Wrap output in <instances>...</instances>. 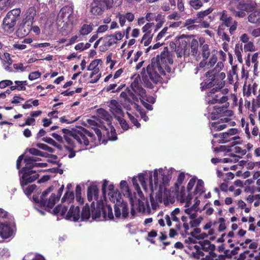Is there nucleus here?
Here are the masks:
<instances>
[{
  "instance_id": "f257e3e1",
  "label": "nucleus",
  "mask_w": 260,
  "mask_h": 260,
  "mask_svg": "<svg viewBox=\"0 0 260 260\" xmlns=\"http://www.w3.org/2000/svg\"><path fill=\"white\" fill-rule=\"evenodd\" d=\"M173 59L169 55L168 48L165 47L160 55L151 59V63L146 69L144 68L141 72L143 85L148 88L153 89L158 83H161V76L165 75L166 72L170 73L171 68L169 64H172Z\"/></svg>"
},
{
  "instance_id": "f03ea898",
  "label": "nucleus",
  "mask_w": 260,
  "mask_h": 260,
  "mask_svg": "<svg viewBox=\"0 0 260 260\" xmlns=\"http://www.w3.org/2000/svg\"><path fill=\"white\" fill-rule=\"evenodd\" d=\"M61 131L64 134L63 137L64 147L66 150L70 152L68 155L70 158H73L76 156V151L75 150V149L76 148V145L75 140L80 145L87 146L89 143V140L87 137H89L90 140L92 142L95 139L92 133L82 126L73 132L67 128H63Z\"/></svg>"
},
{
  "instance_id": "7ed1b4c3",
  "label": "nucleus",
  "mask_w": 260,
  "mask_h": 260,
  "mask_svg": "<svg viewBox=\"0 0 260 260\" xmlns=\"http://www.w3.org/2000/svg\"><path fill=\"white\" fill-rule=\"evenodd\" d=\"M109 190L108 195L110 200L115 203L114 205L115 217L117 218H127L129 213L127 203L122 200L121 193L117 189H115L113 184L109 185Z\"/></svg>"
},
{
  "instance_id": "20e7f679",
  "label": "nucleus",
  "mask_w": 260,
  "mask_h": 260,
  "mask_svg": "<svg viewBox=\"0 0 260 260\" xmlns=\"http://www.w3.org/2000/svg\"><path fill=\"white\" fill-rule=\"evenodd\" d=\"M122 0H93L91 4V13L94 15H101L111 8L113 5H120Z\"/></svg>"
},
{
  "instance_id": "39448f33",
  "label": "nucleus",
  "mask_w": 260,
  "mask_h": 260,
  "mask_svg": "<svg viewBox=\"0 0 260 260\" xmlns=\"http://www.w3.org/2000/svg\"><path fill=\"white\" fill-rule=\"evenodd\" d=\"M201 49V54L203 57V60L200 62L199 67L201 68L207 67L210 68L214 66L217 61V57L215 52H217L216 50H213L211 52L212 55L211 57L208 59V58L211 54V51L209 48V46L207 44L200 43V45Z\"/></svg>"
},
{
  "instance_id": "423d86ee",
  "label": "nucleus",
  "mask_w": 260,
  "mask_h": 260,
  "mask_svg": "<svg viewBox=\"0 0 260 260\" xmlns=\"http://www.w3.org/2000/svg\"><path fill=\"white\" fill-rule=\"evenodd\" d=\"M229 91V90L228 88H224L222 90L211 89L207 93L206 96V101L210 104L226 103L229 100V98L226 95Z\"/></svg>"
},
{
  "instance_id": "0eeeda50",
  "label": "nucleus",
  "mask_w": 260,
  "mask_h": 260,
  "mask_svg": "<svg viewBox=\"0 0 260 260\" xmlns=\"http://www.w3.org/2000/svg\"><path fill=\"white\" fill-rule=\"evenodd\" d=\"M20 13L19 8L14 9L8 12L3 23V28L5 31L8 32L13 31L16 22L20 17Z\"/></svg>"
},
{
  "instance_id": "6e6552de",
  "label": "nucleus",
  "mask_w": 260,
  "mask_h": 260,
  "mask_svg": "<svg viewBox=\"0 0 260 260\" xmlns=\"http://www.w3.org/2000/svg\"><path fill=\"white\" fill-rule=\"evenodd\" d=\"M238 129L235 128H231L228 132L213 135L214 138H219L218 142L219 143H225L231 142L232 145L241 144L242 140L239 136H233L238 132Z\"/></svg>"
},
{
  "instance_id": "1a4fd4ad",
  "label": "nucleus",
  "mask_w": 260,
  "mask_h": 260,
  "mask_svg": "<svg viewBox=\"0 0 260 260\" xmlns=\"http://www.w3.org/2000/svg\"><path fill=\"white\" fill-rule=\"evenodd\" d=\"M102 213L103 218L106 220L107 218L109 219H113L114 215L112 212V208L109 205H104L102 202L98 203L96 208H94L91 211V216L93 219H96L99 218L101 214Z\"/></svg>"
},
{
  "instance_id": "9d476101",
  "label": "nucleus",
  "mask_w": 260,
  "mask_h": 260,
  "mask_svg": "<svg viewBox=\"0 0 260 260\" xmlns=\"http://www.w3.org/2000/svg\"><path fill=\"white\" fill-rule=\"evenodd\" d=\"M19 173L22 174L20 179V185L22 187L28 183L33 182L39 177V175L36 173V171L31 170L30 168L23 167Z\"/></svg>"
},
{
  "instance_id": "9b49d317",
  "label": "nucleus",
  "mask_w": 260,
  "mask_h": 260,
  "mask_svg": "<svg viewBox=\"0 0 260 260\" xmlns=\"http://www.w3.org/2000/svg\"><path fill=\"white\" fill-rule=\"evenodd\" d=\"M74 9L71 6H65L63 7L58 15V22H60V19H62V22H66L67 24H73L74 20V16L73 15Z\"/></svg>"
},
{
  "instance_id": "f8f14e48",
  "label": "nucleus",
  "mask_w": 260,
  "mask_h": 260,
  "mask_svg": "<svg viewBox=\"0 0 260 260\" xmlns=\"http://www.w3.org/2000/svg\"><path fill=\"white\" fill-rule=\"evenodd\" d=\"M229 106V103L226 106H214L213 110L211 112V119L216 120L223 116H231L233 115V111L228 109Z\"/></svg>"
},
{
  "instance_id": "ddd939ff",
  "label": "nucleus",
  "mask_w": 260,
  "mask_h": 260,
  "mask_svg": "<svg viewBox=\"0 0 260 260\" xmlns=\"http://www.w3.org/2000/svg\"><path fill=\"white\" fill-rule=\"evenodd\" d=\"M65 219L68 220L77 221L80 218V210L79 206L72 205L67 212Z\"/></svg>"
},
{
  "instance_id": "4468645a",
  "label": "nucleus",
  "mask_w": 260,
  "mask_h": 260,
  "mask_svg": "<svg viewBox=\"0 0 260 260\" xmlns=\"http://www.w3.org/2000/svg\"><path fill=\"white\" fill-rule=\"evenodd\" d=\"M198 243L201 247V250L206 252H208L209 256L216 257V254L214 252L215 246L214 244H211L210 241L207 240L200 241L198 242Z\"/></svg>"
},
{
  "instance_id": "2eb2a0df",
  "label": "nucleus",
  "mask_w": 260,
  "mask_h": 260,
  "mask_svg": "<svg viewBox=\"0 0 260 260\" xmlns=\"http://www.w3.org/2000/svg\"><path fill=\"white\" fill-rule=\"evenodd\" d=\"M140 77L139 75L136 77L131 84L133 91L143 98L145 96V89L140 84Z\"/></svg>"
},
{
  "instance_id": "dca6fc26",
  "label": "nucleus",
  "mask_w": 260,
  "mask_h": 260,
  "mask_svg": "<svg viewBox=\"0 0 260 260\" xmlns=\"http://www.w3.org/2000/svg\"><path fill=\"white\" fill-rule=\"evenodd\" d=\"M103 38V44L100 46V50L102 52L107 51L110 47L117 44L114 35L106 36Z\"/></svg>"
},
{
  "instance_id": "f3484780",
  "label": "nucleus",
  "mask_w": 260,
  "mask_h": 260,
  "mask_svg": "<svg viewBox=\"0 0 260 260\" xmlns=\"http://www.w3.org/2000/svg\"><path fill=\"white\" fill-rule=\"evenodd\" d=\"M110 108L111 112L116 118L123 116L124 113L122 107L116 100H112L111 101Z\"/></svg>"
},
{
  "instance_id": "a211bd4d",
  "label": "nucleus",
  "mask_w": 260,
  "mask_h": 260,
  "mask_svg": "<svg viewBox=\"0 0 260 260\" xmlns=\"http://www.w3.org/2000/svg\"><path fill=\"white\" fill-rule=\"evenodd\" d=\"M12 234L13 230L9 224L0 223V236L3 238L7 239L10 237Z\"/></svg>"
},
{
  "instance_id": "6ab92c4d",
  "label": "nucleus",
  "mask_w": 260,
  "mask_h": 260,
  "mask_svg": "<svg viewBox=\"0 0 260 260\" xmlns=\"http://www.w3.org/2000/svg\"><path fill=\"white\" fill-rule=\"evenodd\" d=\"M64 189V186L62 185L58 190L57 195L52 193L49 199L48 200V209L52 208L55 204L57 201H58L60 198Z\"/></svg>"
},
{
  "instance_id": "aec40b11",
  "label": "nucleus",
  "mask_w": 260,
  "mask_h": 260,
  "mask_svg": "<svg viewBox=\"0 0 260 260\" xmlns=\"http://www.w3.org/2000/svg\"><path fill=\"white\" fill-rule=\"evenodd\" d=\"M207 79L200 84V88L202 91L210 89L215 85L217 79L213 77H206Z\"/></svg>"
},
{
  "instance_id": "412c9836",
  "label": "nucleus",
  "mask_w": 260,
  "mask_h": 260,
  "mask_svg": "<svg viewBox=\"0 0 260 260\" xmlns=\"http://www.w3.org/2000/svg\"><path fill=\"white\" fill-rule=\"evenodd\" d=\"M99 188L97 185L92 184L88 187L87 189V199L89 202L92 201L93 198L94 200L98 201L99 198Z\"/></svg>"
},
{
  "instance_id": "4be33fe9",
  "label": "nucleus",
  "mask_w": 260,
  "mask_h": 260,
  "mask_svg": "<svg viewBox=\"0 0 260 260\" xmlns=\"http://www.w3.org/2000/svg\"><path fill=\"white\" fill-rule=\"evenodd\" d=\"M120 187L123 192V195L127 197L129 199L132 206H133V203L134 202L133 195L129 188L127 182L125 180H122L120 183Z\"/></svg>"
},
{
  "instance_id": "5701e85b",
  "label": "nucleus",
  "mask_w": 260,
  "mask_h": 260,
  "mask_svg": "<svg viewBox=\"0 0 260 260\" xmlns=\"http://www.w3.org/2000/svg\"><path fill=\"white\" fill-rule=\"evenodd\" d=\"M32 24H28L27 22L23 20L17 30L18 34H20L22 36H27L32 29Z\"/></svg>"
},
{
  "instance_id": "b1692460",
  "label": "nucleus",
  "mask_w": 260,
  "mask_h": 260,
  "mask_svg": "<svg viewBox=\"0 0 260 260\" xmlns=\"http://www.w3.org/2000/svg\"><path fill=\"white\" fill-rule=\"evenodd\" d=\"M213 11V9L209 8L208 9L201 11L197 13V17L195 19L192 20H189L190 21V23H194L196 22H200L204 20V18L207 17L210 13Z\"/></svg>"
},
{
  "instance_id": "393cba45",
  "label": "nucleus",
  "mask_w": 260,
  "mask_h": 260,
  "mask_svg": "<svg viewBox=\"0 0 260 260\" xmlns=\"http://www.w3.org/2000/svg\"><path fill=\"white\" fill-rule=\"evenodd\" d=\"M36 15V9L34 7H30L26 11V17L23 20L27 22L28 24H32L34 17Z\"/></svg>"
},
{
  "instance_id": "a878e982",
  "label": "nucleus",
  "mask_w": 260,
  "mask_h": 260,
  "mask_svg": "<svg viewBox=\"0 0 260 260\" xmlns=\"http://www.w3.org/2000/svg\"><path fill=\"white\" fill-rule=\"evenodd\" d=\"M180 201L182 203L186 202V203H188L192 199V196L190 192H188L187 196H186L185 187L184 186L181 187V191L180 192Z\"/></svg>"
},
{
  "instance_id": "bb28decb",
  "label": "nucleus",
  "mask_w": 260,
  "mask_h": 260,
  "mask_svg": "<svg viewBox=\"0 0 260 260\" xmlns=\"http://www.w3.org/2000/svg\"><path fill=\"white\" fill-rule=\"evenodd\" d=\"M153 179H154V184L153 183L152 180V174H150L149 176V186L150 188L152 191H153V188L154 187L155 188H157L158 184V172L157 170H155L153 172Z\"/></svg>"
},
{
  "instance_id": "cd10ccee",
  "label": "nucleus",
  "mask_w": 260,
  "mask_h": 260,
  "mask_svg": "<svg viewBox=\"0 0 260 260\" xmlns=\"http://www.w3.org/2000/svg\"><path fill=\"white\" fill-rule=\"evenodd\" d=\"M68 209V207L63 205H58L53 209L54 214H60L61 216H66L67 211Z\"/></svg>"
},
{
  "instance_id": "c85d7f7f",
  "label": "nucleus",
  "mask_w": 260,
  "mask_h": 260,
  "mask_svg": "<svg viewBox=\"0 0 260 260\" xmlns=\"http://www.w3.org/2000/svg\"><path fill=\"white\" fill-rule=\"evenodd\" d=\"M237 9L244 12H250L254 10V7L251 4L240 2L237 6Z\"/></svg>"
},
{
  "instance_id": "c756f323",
  "label": "nucleus",
  "mask_w": 260,
  "mask_h": 260,
  "mask_svg": "<svg viewBox=\"0 0 260 260\" xmlns=\"http://www.w3.org/2000/svg\"><path fill=\"white\" fill-rule=\"evenodd\" d=\"M32 199L35 202L38 203L39 205L41 207H44L45 210H48V200L45 199H42L41 197H40V199H39V197L37 196L34 195L32 197Z\"/></svg>"
},
{
  "instance_id": "7c9ffc66",
  "label": "nucleus",
  "mask_w": 260,
  "mask_h": 260,
  "mask_svg": "<svg viewBox=\"0 0 260 260\" xmlns=\"http://www.w3.org/2000/svg\"><path fill=\"white\" fill-rule=\"evenodd\" d=\"M97 115L101 119H103L108 122H110L111 116L108 112L103 108L97 110Z\"/></svg>"
},
{
  "instance_id": "2f4dec72",
  "label": "nucleus",
  "mask_w": 260,
  "mask_h": 260,
  "mask_svg": "<svg viewBox=\"0 0 260 260\" xmlns=\"http://www.w3.org/2000/svg\"><path fill=\"white\" fill-rule=\"evenodd\" d=\"M248 21L251 23L260 24V12L255 11L251 13L248 16Z\"/></svg>"
},
{
  "instance_id": "473e14b6",
  "label": "nucleus",
  "mask_w": 260,
  "mask_h": 260,
  "mask_svg": "<svg viewBox=\"0 0 260 260\" xmlns=\"http://www.w3.org/2000/svg\"><path fill=\"white\" fill-rule=\"evenodd\" d=\"M190 43L191 47V53L192 55L197 56L199 55L198 48H199V42L197 40L192 38L191 41H189Z\"/></svg>"
},
{
  "instance_id": "72a5a7b5",
  "label": "nucleus",
  "mask_w": 260,
  "mask_h": 260,
  "mask_svg": "<svg viewBox=\"0 0 260 260\" xmlns=\"http://www.w3.org/2000/svg\"><path fill=\"white\" fill-rule=\"evenodd\" d=\"M185 179V174L184 172H181L177 178V182L174 184L173 191L178 192L179 186L182 184Z\"/></svg>"
},
{
  "instance_id": "f704fd0d",
  "label": "nucleus",
  "mask_w": 260,
  "mask_h": 260,
  "mask_svg": "<svg viewBox=\"0 0 260 260\" xmlns=\"http://www.w3.org/2000/svg\"><path fill=\"white\" fill-rule=\"evenodd\" d=\"M90 217V209L88 205L86 204L85 206L82 208L80 217L82 220H88Z\"/></svg>"
},
{
  "instance_id": "c9c22d12",
  "label": "nucleus",
  "mask_w": 260,
  "mask_h": 260,
  "mask_svg": "<svg viewBox=\"0 0 260 260\" xmlns=\"http://www.w3.org/2000/svg\"><path fill=\"white\" fill-rule=\"evenodd\" d=\"M205 192L204 190V181L199 179L197 181V184L194 190V194H199V195L202 194Z\"/></svg>"
},
{
  "instance_id": "e433bc0d",
  "label": "nucleus",
  "mask_w": 260,
  "mask_h": 260,
  "mask_svg": "<svg viewBox=\"0 0 260 260\" xmlns=\"http://www.w3.org/2000/svg\"><path fill=\"white\" fill-rule=\"evenodd\" d=\"M243 47L242 44H237L235 48V54L236 55L238 61L240 62H242V52H243Z\"/></svg>"
},
{
  "instance_id": "4c0bfd02",
  "label": "nucleus",
  "mask_w": 260,
  "mask_h": 260,
  "mask_svg": "<svg viewBox=\"0 0 260 260\" xmlns=\"http://www.w3.org/2000/svg\"><path fill=\"white\" fill-rule=\"evenodd\" d=\"M28 152L31 155L35 156H40L45 157H48L49 154L46 152H42L36 148H31L28 149Z\"/></svg>"
},
{
  "instance_id": "58836bf2",
  "label": "nucleus",
  "mask_w": 260,
  "mask_h": 260,
  "mask_svg": "<svg viewBox=\"0 0 260 260\" xmlns=\"http://www.w3.org/2000/svg\"><path fill=\"white\" fill-rule=\"evenodd\" d=\"M182 221H183V228L184 229V232H181L180 234L182 236H184L186 234H189L188 230H189V224L188 223V217L185 216H182L181 218Z\"/></svg>"
},
{
  "instance_id": "ea45409f",
  "label": "nucleus",
  "mask_w": 260,
  "mask_h": 260,
  "mask_svg": "<svg viewBox=\"0 0 260 260\" xmlns=\"http://www.w3.org/2000/svg\"><path fill=\"white\" fill-rule=\"evenodd\" d=\"M74 199V193L73 191H67L61 199V202H67L70 203Z\"/></svg>"
},
{
  "instance_id": "a19ab883",
  "label": "nucleus",
  "mask_w": 260,
  "mask_h": 260,
  "mask_svg": "<svg viewBox=\"0 0 260 260\" xmlns=\"http://www.w3.org/2000/svg\"><path fill=\"white\" fill-rule=\"evenodd\" d=\"M93 28L91 25L83 24L79 30V33L82 36L87 35L92 31Z\"/></svg>"
},
{
  "instance_id": "79ce46f5",
  "label": "nucleus",
  "mask_w": 260,
  "mask_h": 260,
  "mask_svg": "<svg viewBox=\"0 0 260 260\" xmlns=\"http://www.w3.org/2000/svg\"><path fill=\"white\" fill-rule=\"evenodd\" d=\"M227 127L226 124L220 122V121L214 122L211 123V127L216 131H220Z\"/></svg>"
},
{
  "instance_id": "37998d69",
  "label": "nucleus",
  "mask_w": 260,
  "mask_h": 260,
  "mask_svg": "<svg viewBox=\"0 0 260 260\" xmlns=\"http://www.w3.org/2000/svg\"><path fill=\"white\" fill-rule=\"evenodd\" d=\"M193 249L196 250V252H193L192 253L193 256L194 258L199 259L200 258V256H203L204 255V252L201 250V246L197 245H193Z\"/></svg>"
},
{
  "instance_id": "c03bdc74",
  "label": "nucleus",
  "mask_w": 260,
  "mask_h": 260,
  "mask_svg": "<svg viewBox=\"0 0 260 260\" xmlns=\"http://www.w3.org/2000/svg\"><path fill=\"white\" fill-rule=\"evenodd\" d=\"M161 176L162 184L164 185H167L169 183L170 180L172 178V173L169 171H168L167 172V174H166L165 173H162L161 174Z\"/></svg>"
},
{
  "instance_id": "a18cd8bd",
  "label": "nucleus",
  "mask_w": 260,
  "mask_h": 260,
  "mask_svg": "<svg viewBox=\"0 0 260 260\" xmlns=\"http://www.w3.org/2000/svg\"><path fill=\"white\" fill-rule=\"evenodd\" d=\"M220 71L218 70L216 67L213 69L209 70L205 73L206 77H213L215 79H218V74L219 73Z\"/></svg>"
},
{
  "instance_id": "49530a36",
  "label": "nucleus",
  "mask_w": 260,
  "mask_h": 260,
  "mask_svg": "<svg viewBox=\"0 0 260 260\" xmlns=\"http://www.w3.org/2000/svg\"><path fill=\"white\" fill-rule=\"evenodd\" d=\"M132 182H133V184L135 187V189L138 194V196H139L140 198H141L143 196V193H142V191L141 190V188H140L139 185L138 183V180H137V178L135 177H133L132 179Z\"/></svg>"
},
{
  "instance_id": "de8ad7c7",
  "label": "nucleus",
  "mask_w": 260,
  "mask_h": 260,
  "mask_svg": "<svg viewBox=\"0 0 260 260\" xmlns=\"http://www.w3.org/2000/svg\"><path fill=\"white\" fill-rule=\"evenodd\" d=\"M24 161L25 163V166L24 167L30 168L31 170H32V167L35 162L34 161V157L26 156L24 159Z\"/></svg>"
},
{
  "instance_id": "09e8293b",
  "label": "nucleus",
  "mask_w": 260,
  "mask_h": 260,
  "mask_svg": "<svg viewBox=\"0 0 260 260\" xmlns=\"http://www.w3.org/2000/svg\"><path fill=\"white\" fill-rule=\"evenodd\" d=\"M245 52H252L255 51V46L252 41L245 43L243 46Z\"/></svg>"
},
{
  "instance_id": "8fccbe9b",
  "label": "nucleus",
  "mask_w": 260,
  "mask_h": 260,
  "mask_svg": "<svg viewBox=\"0 0 260 260\" xmlns=\"http://www.w3.org/2000/svg\"><path fill=\"white\" fill-rule=\"evenodd\" d=\"M116 119L119 121V123L121 128L124 131H126L129 128V125L127 123V122H126V121L124 119H123L122 117H118Z\"/></svg>"
},
{
  "instance_id": "3c124183",
  "label": "nucleus",
  "mask_w": 260,
  "mask_h": 260,
  "mask_svg": "<svg viewBox=\"0 0 260 260\" xmlns=\"http://www.w3.org/2000/svg\"><path fill=\"white\" fill-rule=\"evenodd\" d=\"M102 60L100 59H94L91 62L89 66L87 67V70L90 71L92 70H94L96 68H98V66L101 62H102Z\"/></svg>"
},
{
  "instance_id": "603ef678",
  "label": "nucleus",
  "mask_w": 260,
  "mask_h": 260,
  "mask_svg": "<svg viewBox=\"0 0 260 260\" xmlns=\"http://www.w3.org/2000/svg\"><path fill=\"white\" fill-rule=\"evenodd\" d=\"M145 174L141 173L139 174L138 177L139 181L144 190H146L147 189V186L145 182Z\"/></svg>"
},
{
  "instance_id": "864d4df0",
  "label": "nucleus",
  "mask_w": 260,
  "mask_h": 260,
  "mask_svg": "<svg viewBox=\"0 0 260 260\" xmlns=\"http://www.w3.org/2000/svg\"><path fill=\"white\" fill-rule=\"evenodd\" d=\"M203 220V218L202 217H199L197 219H194L191 220L189 222V224L191 228L198 227L200 225L202 220Z\"/></svg>"
},
{
  "instance_id": "5fc2aeb1",
  "label": "nucleus",
  "mask_w": 260,
  "mask_h": 260,
  "mask_svg": "<svg viewBox=\"0 0 260 260\" xmlns=\"http://www.w3.org/2000/svg\"><path fill=\"white\" fill-rule=\"evenodd\" d=\"M37 146L40 149L46 150L51 153H53L54 152V149L53 148L48 146V145H47L45 144L38 143L37 144Z\"/></svg>"
},
{
  "instance_id": "6e6d98bb",
  "label": "nucleus",
  "mask_w": 260,
  "mask_h": 260,
  "mask_svg": "<svg viewBox=\"0 0 260 260\" xmlns=\"http://www.w3.org/2000/svg\"><path fill=\"white\" fill-rule=\"evenodd\" d=\"M36 187V185L32 184L27 186L25 189H23L24 192L26 196H29L34 192Z\"/></svg>"
},
{
  "instance_id": "4d7b16f0",
  "label": "nucleus",
  "mask_w": 260,
  "mask_h": 260,
  "mask_svg": "<svg viewBox=\"0 0 260 260\" xmlns=\"http://www.w3.org/2000/svg\"><path fill=\"white\" fill-rule=\"evenodd\" d=\"M127 114L128 115V117L129 118V120H131V122L135 125L137 128H139L141 126V124L138 122V119L135 118L134 116H133L130 113L127 112Z\"/></svg>"
},
{
  "instance_id": "13d9d810",
  "label": "nucleus",
  "mask_w": 260,
  "mask_h": 260,
  "mask_svg": "<svg viewBox=\"0 0 260 260\" xmlns=\"http://www.w3.org/2000/svg\"><path fill=\"white\" fill-rule=\"evenodd\" d=\"M190 6L194 9H199L202 6V3L201 0H194L190 2Z\"/></svg>"
},
{
  "instance_id": "bf43d9fd",
  "label": "nucleus",
  "mask_w": 260,
  "mask_h": 260,
  "mask_svg": "<svg viewBox=\"0 0 260 260\" xmlns=\"http://www.w3.org/2000/svg\"><path fill=\"white\" fill-rule=\"evenodd\" d=\"M170 216L171 217L172 220L177 222L175 225V228L177 230L180 231L181 229V225L179 218L177 217V215H171Z\"/></svg>"
},
{
  "instance_id": "052dcab7",
  "label": "nucleus",
  "mask_w": 260,
  "mask_h": 260,
  "mask_svg": "<svg viewBox=\"0 0 260 260\" xmlns=\"http://www.w3.org/2000/svg\"><path fill=\"white\" fill-rule=\"evenodd\" d=\"M140 99L141 101H145L147 103L150 104H154L155 102V99L152 96H147L146 95V92L145 91V96L143 98L142 97L140 96Z\"/></svg>"
},
{
  "instance_id": "680f3d73",
  "label": "nucleus",
  "mask_w": 260,
  "mask_h": 260,
  "mask_svg": "<svg viewBox=\"0 0 260 260\" xmlns=\"http://www.w3.org/2000/svg\"><path fill=\"white\" fill-rule=\"evenodd\" d=\"M41 75V74L39 71H35L31 72L29 74L28 79L30 80H34L39 78Z\"/></svg>"
},
{
  "instance_id": "e2e57ef3",
  "label": "nucleus",
  "mask_w": 260,
  "mask_h": 260,
  "mask_svg": "<svg viewBox=\"0 0 260 260\" xmlns=\"http://www.w3.org/2000/svg\"><path fill=\"white\" fill-rule=\"evenodd\" d=\"M252 92V88L250 85H249L248 86H244L243 87V95L244 96H246L247 97L249 96Z\"/></svg>"
},
{
  "instance_id": "0e129e2a",
  "label": "nucleus",
  "mask_w": 260,
  "mask_h": 260,
  "mask_svg": "<svg viewBox=\"0 0 260 260\" xmlns=\"http://www.w3.org/2000/svg\"><path fill=\"white\" fill-rule=\"evenodd\" d=\"M196 182V178H192L190 179L187 185V191L188 192H190V191L192 190L193 186L195 184Z\"/></svg>"
},
{
  "instance_id": "69168bd1",
  "label": "nucleus",
  "mask_w": 260,
  "mask_h": 260,
  "mask_svg": "<svg viewBox=\"0 0 260 260\" xmlns=\"http://www.w3.org/2000/svg\"><path fill=\"white\" fill-rule=\"evenodd\" d=\"M215 85L216 87L215 88H212V89H216L217 90H222L224 88L223 87L225 85V82L223 81H218V79H217V83Z\"/></svg>"
},
{
  "instance_id": "338daca9",
  "label": "nucleus",
  "mask_w": 260,
  "mask_h": 260,
  "mask_svg": "<svg viewBox=\"0 0 260 260\" xmlns=\"http://www.w3.org/2000/svg\"><path fill=\"white\" fill-rule=\"evenodd\" d=\"M154 25V23H147L142 28L143 32H151L150 28Z\"/></svg>"
},
{
  "instance_id": "774afa93",
  "label": "nucleus",
  "mask_w": 260,
  "mask_h": 260,
  "mask_svg": "<svg viewBox=\"0 0 260 260\" xmlns=\"http://www.w3.org/2000/svg\"><path fill=\"white\" fill-rule=\"evenodd\" d=\"M252 107L253 108H259L260 107V94L256 96V99H253L252 100Z\"/></svg>"
}]
</instances>
